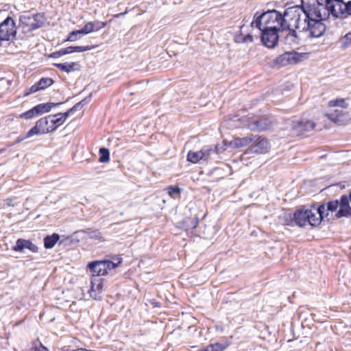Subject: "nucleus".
Here are the masks:
<instances>
[{
    "instance_id": "1",
    "label": "nucleus",
    "mask_w": 351,
    "mask_h": 351,
    "mask_svg": "<svg viewBox=\"0 0 351 351\" xmlns=\"http://www.w3.org/2000/svg\"><path fill=\"white\" fill-rule=\"evenodd\" d=\"M301 5L308 18L313 21V23L315 22L320 25L322 36L326 30L324 21L329 16L331 15L335 19L349 16L348 2L345 3L343 0H324V3H320L318 0L302 1Z\"/></svg>"
},
{
    "instance_id": "2",
    "label": "nucleus",
    "mask_w": 351,
    "mask_h": 351,
    "mask_svg": "<svg viewBox=\"0 0 351 351\" xmlns=\"http://www.w3.org/2000/svg\"><path fill=\"white\" fill-rule=\"evenodd\" d=\"M302 9V5H296L288 8L281 14L276 10H269L259 14L256 12L254 16V20L251 22V27H256L258 29H272L282 30L285 27H298L300 17L295 19L297 12Z\"/></svg>"
},
{
    "instance_id": "3",
    "label": "nucleus",
    "mask_w": 351,
    "mask_h": 351,
    "mask_svg": "<svg viewBox=\"0 0 351 351\" xmlns=\"http://www.w3.org/2000/svg\"><path fill=\"white\" fill-rule=\"evenodd\" d=\"M298 17H300V19L297 20L296 23L298 22L300 27L295 25V27H285V28L280 31V40L282 43L291 47H295L300 43V33L306 34V36L310 38L322 36L320 25L315 22L313 24V21L308 18V15H306L302 8L297 12L295 19ZM287 25H289V23Z\"/></svg>"
},
{
    "instance_id": "4",
    "label": "nucleus",
    "mask_w": 351,
    "mask_h": 351,
    "mask_svg": "<svg viewBox=\"0 0 351 351\" xmlns=\"http://www.w3.org/2000/svg\"><path fill=\"white\" fill-rule=\"evenodd\" d=\"M325 210L324 204L317 208L313 206L311 209H298L293 214L294 221L300 227L305 226L307 223L315 227L323 220Z\"/></svg>"
},
{
    "instance_id": "5",
    "label": "nucleus",
    "mask_w": 351,
    "mask_h": 351,
    "mask_svg": "<svg viewBox=\"0 0 351 351\" xmlns=\"http://www.w3.org/2000/svg\"><path fill=\"white\" fill-rule=\"evenodd\" d=\"M122 262V258H118L117 263L109 261H95L88 263L87 267L94 277L104 276L108 274L109 271L118 267Z\"/></svg>"
},
{
    "instance_id": "6",
    "label": "nucleus",
    "mask_w": 351,
    "mask_h": 351,
    "mask_svg": "<svg viewBox=\"0 0 351 351\" xmlns=\"http://www.w3.org/2000/svg\"><path fill=\"white\" fill-rule=\"evenodd\" d=\"M17 27L12 17L7 16L0 23V40L9 41L16 38Z\"/></svg>"
},
{
    "instance_id": "7",
    "label": "nucleus",
    "mask_w": 351,
    "mask_h": 351,
    "mask_svg": "<svg viewBox=\"0 0 351 351\" xmlns=\"http://www.w3.org/2000/svg\"><path fill=\"white\" fill-rule=\"evenodd\" d=\"M49 115L38 120L36 125L27 132V137L41 135L56 130V127L51 126Z\"/></svg>"
},
{
    "instance_id": "8",
    "label": "nucleus",
    "mask_w": 351,
    "mask_h": 351,
    "mask_svg": "<svg viewBox=\"0 0 351 351\" xmlns=\"http://www.w3.org/2000/svg\"><path fill=\"white\" fill-rule=\"evenodd\" d=\"M261 32V41L268 48H274L280 38V30L272 29H259Z\"/></svg>"
},
{
    "instance_id": "9",
    "label": "nucleus",
    "mask_w": 351,
    "mask_h": 351,
    "mask_svg": "<svg viewBox=\"0 0 351 351\" xmlns=\"http://www.w3.org/2000/svg\"><path fill=\"white\" fill-rule=\"evenodd\" d=\"M291 127L294 135L300 136L312 131L315 127V123L311 120L302 119L292 121Z\"/></svg>"
},
{
    "instance_id": "10",
    "label": "nucleus",
    "mask_w": 351,
    "mask_h": 351,
    "mask_svg": "<svg viewBox=\"0 0 351 351\" xmlns=\"http://www.w3.org/2000/svg\"><path fill=\"white\" fill-rule=\"evenodd\" d=\"M254 136L255 138L249 147L250 152L254 154H265L267 152L269 149L267 139L257 135H254Z\"/></svg>"
},
{
    "instance_id": "11",
    "label": "nucleus",
    "mask_w": 351,
    "mask_h": 351,
    "mask_svg": "<svg viewBox=\"0 0 351 351\" xmlns=\"http://www.w3.org/2000/svg\"><path fill=\"white\" fill-rule=\"evenodd\" d=\"M272 124L273 121L267 117L264 116L249 121L247 128L251 131H265L269 130Z\"/></svg>"
},
{
    "instance_id": "12",
    "label": "nucleus",
    "mask_w": 351,
    "mask_h": 351,
    "mask_svg": "<svg viewBox=\"0 0 351 351\" xmlns=\"http://www.w3.org/2000/svg\"><path fill=\"white\" fill-rule=\"evenodd\" d=\"M248 27L243 24L240 27V30L236 33L234 36V40L236 43H252L254 42V37L252 34L247 31Z\"/></svg>"
},
{
    "instance_id": "13",
    "label": "nucleus",
    "mask_w": 351,
    "mask_h": 351,
    "mask_svg": "<svg viewBox=\"0 0 351 351\" xmlns=\"http://www.w3.org/2000/svg\"><path fill=\"white\" fill-rule=\"evenodd\" d=\"M25 249L29 250L32 252H37L38 250V247L31 241L23 239H19L12 248L15 252H22Z\"/></svg>"
},
{
    "instance_id": "14",
    "label": "nucleus",
    "mask_w": 351,
    "mask_h": 351,
    "mask_svg": "<svg viewBox=\"0 0 351 351\" xmlns=\"http://www.w3.org/2000/svg\"><path fill=\"white\" fill-rule=\"evenodd\" d=\"M219 148L213 147V145H205L201 149L203 161H210L217 158Z\"/></svg>"
},
{
    "instance_id": "15",
    "label": "nucleus",
    "mask_w": 351,
    "mask_h": 351,
    "mask_svg": "<svg viewBox=\"0 0 351 351\" xmlns=\"http://www.w3.org/2000/svg\"><path fill=\"white\" fill-rule=\"evenodd\" d=\"M54 66L59 69L60 71L69 73L72 71H79L80 69V66L79 64L72 62H64V63H54L53 64Z\"/></svg>"
},
{
    "instance_id": "16",
    "label": "nucleus",
    "mask_w": 351,
    "mask_h": 351,
    "mask_svg": "<svg viewBox=\"0 0 351 351\" xmlns=\"http://www.w3.org/2000/svg\"><path fill=\"white\" fill-rule=\"evenodd\" d=\"M62 102H58V103H53V102H49L47 104H40L36 106H34V111H36V114L37 115H40L43 113L49 112L53 107L60 106L62 104Z\"/></svg>"
},
{
    "instance_id": "17",
    "label": "nucleus",
    "mask_w": 351,
    "mask_h": 351,
    "mask_svg": "<svg viewBox=\"0 0 351 351\" xmlns=\"http://www.w3.org/2000/svg\"><path fill=\"white\" fill-rule=\"evenodd\" d=\"M94 49V46H69L62 49L64 55L70 54L75 52H84Z\"/></svg>"
},
{
    "instance_id": "18",
    "label": "nucleus",
    "mask_w": 351,
    "mask_h": 351,
    "mask_svg": "<svg viewBox=\"0 0 351 351\" xmlns=\"http://www.w3.org/2000/svg\"><path fill=\"white\" fill-rule=\"evenodd\" d=\"M231 343L229 340L221 341V342H217L208 345L206 349L208 351H223L226 349Z\"/></svg>"
},
{
    "instance_id": "19",
    "label": "nucleus",
    "mask_w": 351,
    "mask_h": 351,
    "mask_svg": "<svg viewBox=\"0 0 351 351\" xmlns=\"http://www.w3.org/2000/svg\"><path fill=\"white\" fill-rule=\"evenodd\" d=\"M295 56L296 53L286 52L280 55L277 58L276 61L278 63H280L282 65H286L288 63H295L296 62Z\"/></svg>"
},
{
    "instance_id": "20",
    "label": "nucleus",
    "mask_w": 351,
    "mask_h": 351,
    "mask_svg": "<svg viewBox=\"0 0 351 351\" xmlns=\"http://www.w3.org/2000/svg\"><path fill=\"white\" fill-rule=\"evenodd\" d=\"M328 118L334 123H340L343 121V114L341 109L330 110L326 114Z\"/></svg>"
},
{
    "instance_id": "21",
    "label": "nucleus",
    "mask_w": 351,
    "mask_h": 351,
    "mask_svg": "<svg viewBox=\"0 0 351 351\" xmlns=\"http://www.w3.org/2000/svg\"><path fill=\"white\" fill-rule=\"evenodd\" d=\"M339 209L336 213V218L349 217L351 216V207L350 204H339Z\"/></svg>"
},
{
    "instance_id": "22",
    "label": "nucleus",
    "mask_w": 351,
    "mask_h": 351,
    "mask_svg": "<svg viewBox=\"0 0 351 351\" xmlns=\"http://www.w3.org/2000/svg\"><path fill=\"white\" fill-rule=\"evenodd\" d=\"M45 19L44 15L40 13L32 14V31L43 27L45 24Z\"/></svg>"
},
{
    "instance_id": "23",
    "label": "nucleus",
    "mask_w": 351,
    "mask_h": 351,
    "mask_svg": "<svg viewBox=\"0 0 351 351\" xmlns=\"http://www.w3.org/2000/svg\"><path fill=\"white\" fill-rule=\"evenodd\" d=\"M60 239V235L56 233H53L51 235H48L44 239V245L47 249L52 248L58 241Z\"/></svg>"
},
{
    "instance_id": "24",
    "label": "nucleus",
    "mask_w": 351,
    "mask_h": 351,
    "mask_svg": "<svg viewBox=\"0 0 351 351\" xmlns=\"http://www.w3.org/2000/svg\"><path fill=\"white\" fill-rule=\"evenodd\" d=\"M103 288V285L101 282L99 280H93L91 281V287L90 291V294L95 299H97L98 297V293H101Z\"/></svg>"
},
{
    "instance_id": "25",
    "label": "nucleus",
    "mask_w": 351,
    "mask_h": 351,
    "mask_svg": "<svg viewBox=\"0 0 351 351\" xmlns=\"http://www.w3.org/2000/svg\"><path fill=\"white\" fill-rule=\"evenodd\" d=\"M19 25L23 27H28L32 30V14H23L19 17Z\"/></svg>"
},
{
    "instance_id": "26",
    "label": "nucleus",
    "mask_w": 351,
    "mask_h": 351,
    "mask_svg": "<svg viewBox=\"0 0 351 351\" xmlns=\"http://www.w3.org/2000/svg\"><path fill=\"white\" fill-rule=\"evenodd\" d=\"M187 160L193 163H197L203 160L202 153L201 152V150L198 152L190 151L187 154Z\"/></svg>"
},
{
    "instance_id": "27",
    "label": "nucleus",
    "mask_w": 351,
    "mask_h": 351,
    "mask_svg": "<svg viewBox=\"0 0 351 351\" xmlns=\"http://www.w3.org/2000/svg\"><path fill=\"white\" fill-rule=\"evenodd\" d=\"M325 205V212L326 211H328L326 213V215L325 217H328V215H329V213L328 212L330 211V212H334V211H336L337 209L339 207V200L337 199H335V200H331V201H329L326 204H324Z\"/></svg>"
},
{
    "instance_id": "28",
    "label": "nucleus",
    "mask_w": 351,
    "mask_h": 351,
    "mask_svg": "<svg viewBox=\"0 0 351 351\" xmlns=\"http://www.w3.org/2000/svg\"><path fill=\"white\" fill-rule=\"evenodd\" d=\"M166 190L169 195L174 199L179 197L182 191V189L177 186H169Z\"/></svg>"
},
{
    "instance_id": "29",
    "label": "nucleus",
    "mask_w": 351,
    "mask_h": 351,
    "mask_svg": "<svg viewBox=\"0 0 351 351\" xmlns=\"http://www.w3.org/2000/svg\"><path fill=\"white\" fill-rule=\"evenodd\" d=\"M53 80L50 77H42L37 83L40 90H43L53 84Z\"/></svg>"
},
{
    "instance_id": "30",
    "label": "nucleus",
    "mask_w": 351,
    "mask_h": 351,
    "mask_svg": "<svg viewBox=\"0 0 351 351\" xmlns=\"http://www.w3.org/2000/svg\"><path fill=\"white\" fill-rule=\"evenodd\" d=\"M49 117H52L53 118H50V123L51 126L56 127V130L57 128L64 123V121L61 117V116H57L56 114H51Z\"/></svg>"
},
{
    "instance_id": "31",
    "label": "nucleus",
    "mask_w": 351,
    "mask_h": 351,
    "mask_svg": "<svg viewBox=\"0 0 351 351\" xmlns=\"http://www.w3.org/2000/svg\"><path fill=\"white\" fill-rule=\"evenodd\" d=\"M99 162H106L110 160V152L108 149L101 147L99 149Z\"/></svg>"
},
{
    "instance_id": "32",
    "label": "nucleus",
    "mask_w": 351,
    "mask_h": 351,
    "mask_svg": "<svg viewBox=\"0 0 351 351\" xmlns=\"http://www.w3.org/2000/svg\"><path fill=\"white\" fill-rule=\"evenodd\" d=\"M329 106L330 107H341L343 108H346L348 106V104L346 102L344 99H337L335 100H331L329 101Z\"/></svg>"
},
{
    "instance_id": "33",
    "label": "nucleus",
    "mask_w": 351,
    "mask_h": 351,
    "mask_svg": "<svg viewBox=\"0 0 351 351\" xmlns=\"http://www.w3.org/2000/svg\"><path fill=\"white\" fill-rule=\"evenodd\" d=\"M340 43L341 47L344 49L348 48L351 45V32L341 37Z\"/></svg>"
},
{
    "instance_id": "34",
    "label": "nucleus",
    "mask_w": 351,
    "mask_h": 351,
    "mask_svg": "<svg viewBox=\"0 0 351 351\" xmlns=\"http://www.w3.org/2000/svg\"><path fill=\"white\" fill-rule=\"evenodd\" d=\"M29 351H49L46 347L43 346L41 342L37 339L33 342V346Z\"/></svg>"
},
{
    "instance_id": "35",
    "label": "nucleus",
    "mask_w": 351,
    "mask_h": 351,
    "mask_svg": "<svg viewBox=\"0 0 351 351\" xmlns=\"http://www.w3.org/2000/svg\"><path fill=\"white\" fill-rule=\"evenodd\" d=\"M82 35H83V34H82V32H80V29L73 31L69 34V36L66 38V41L73 42V41L77 40L78 39H80L81 38Z\"/></svg>"
},
{
    "instance_id": "36",
    "label": "nucleus",
    "mask_w": 351,
    "mask_h": 351,
    "mask_svg": "<svg viewBox=\"0 0 351 351\" xmlns=\"http://www.w3.org/2000/svg\"><path fill=\"white\" fill-rule=\"evenodd\" d=\"M89 237L92 239L97 240L99 241H104L101 232L97 230L90 232Z\"/></svg>"
},
{
    "instance_id": "37",
    "label": "nucleus",
    "mask_w": 351,
    "mask_h": 351,
    "mask_svg": "<svg viewBox=\"0 0 351 351\" xmlns=\"http://www.w3.org/2000/svg\"><path fill=\"white\" fill-rule=\"evenodd\" d=\"M254 138V134H250L247 136L240 138L242 147L251 145Z\"/></svg>"
},
{
    "instance_id": "38",
    "label": "nucleus",
    "mask_w": 351,
    "mask_h": 351,
    "mask_svg": "<svg viewBox=\"0 0 351 351\" xmlns=\"http://www.w3.org/2000/svg\"><path fill=\"white\" fill-rule=\"evenodd\" d=\"M34 110H35L34 107L32 109L25 112L24 113H22L20 115V117L25 119H32L33 117L38 116L37 114H36V111Z\"/></svg>"
},
{
    "instance_id": "39",
    "label": "nucleus",
    "mask_w": 351,
    "mask_h": 351,
    "mask_svg": "<svg viewBox=\"0 0 351 351\" xmlns=\"http://www.w3.org/2000/svg\"><path fill=\"white\" fill-rule=\"evenodd\" d=\"M80 32L83 35L88 34L91 32H93V26L92 25V22L87 23L81 29H80Z\"/></svg>"
},
{
    "instance_id": "40",
    "label": "nucleus",
    "mask_w": 351,
    "mask_h": 351,
    "mask_svg": "<svg viewBox=\"0 0 351 351\" xmlns=\"http://www.w3.org/2000/svg\"><path fill=\"white\" fill-rule=\"evenodd\" d=\"M92 25L93 26L94 31H99L106 26L107 22L95 21L92 22Z\"/></svg>"
},
{
    "instance_id": "41",
    "label": "nucleus",
    "mask_w": 351,
    "mask_h": 351,
    "mask_svg": "<svg viewBox=\"0 0 351 351\" xmlns=\"http://www.w3.org/2000/svg\"><path fill=\"white\" fill-rule=\"evenodd\" d=\"M230 146L232 148L242 147L240 138H235L234 140L230 141Z\"/></svg>"
},
{
    "instance_id": "42",
    "label": "nucleus",
    "mask_w": 351,
    "mask_h": 351,
    "mask_svg": "<svg viewBox=\"0 0 351 351\" xmlns=\"http://www.w3.org/2000/svg\"><path fill=\"white\" fill-rule=\"evenodd\" d=\"M230 146L232 148L242 147L240 138H235L234 140L230 141Z\"/></svg>"
},
{
    "instance_id": "43",
    "label": "nucleus",
    "mask_w": 351,
    "mask_h": 351,
    "mask_svg": "<svg viewBox=\"0 0 351 351\" xmlns=\"http://www.w3.org/2000/svg\"><path fill=\"white\" fill-rule=\"evenodd\" d=\"M288 334L285 335V337H287V342L297 341V338L295 337V333L294 330H287Z\"/></svg>"
},
{
    "instance_id": "44",
    "label": "nucleus",
    "mask_w": 351,
    "mask_h": 351,
    "mask_svg": "<svg viewBox=\"0 0 351 351\" xmlns=\"http://www.w3.org/2000/svg\"><path fill=\"white\" fill-rule=\"evenodd\" d=\"M38 90H40V88L38 86V83H36V84H34L33 86H32L29 89L26 90L25 95H29L36 93Z\"/></svg>"
},
{
    "instance_id": "45",
    "label": "nucleus",
    "mask_w": 351,
    "mask_h": 351,
    "mask_svg": "<svg viewBox=\"0 0 351 351\" xmlns=\"http://www.w3.org/2000/svg\"><path fill=\"white\" fill-rule=\"evenodd\" d=\"M198 223H199L198 219L197 217H193L190 219V224L188 225V228L194 229L197 227Z\"/></svg>"
},
{
    "instance_id": "46",
    "label": "nucleus",
    "mask_w": 351,
    "mask_h": 351,
    "mask_svg": "<svg viewBox=\"0 0 351 351\" xmlns=\"http://www.w3.org/2000/svg\"><path fill=\"white\" fill-rule=\"evenodd\" d=\"M350 195H343L340 197V200L339 201V204H348L350 202Z\"/></svg>"
},
{
    "instance_id": "47",
    "label": "nucleus",
    "mask_w": 351,
    "mask_h": 351,
    "mask_svg": "<svg viewBox=\"0 0 351 351\" xmlns=\"http://www.w3.org/2000/svg\"><path fill=\"white\" fill-rule=\"evenodd\" d=\"M64 56V53L62 52V49L59 51L51 53L49 57L52 58H58L60 56Z\"/></svg>"
},
{
    "instance_id": "48",
    "label": "nucleus",
    "mask_w": 351,
    "mask_h": 351,
    "mask_svg": "<svg viewBox=\"0 0 351 351\" xmlns=\"http://www.w3.org/2000/svg\"><path fill=\"white\" fill-rule=\"evenodd\" d=\"M213 147H217L219 148V151H217V155L219 154L220 153H222L223 152H224L226 150V144L225 143H223L221 145L220 144H217L216 145H215Z\"/></svg>"
},
{
    "instance_id": "49",
    "label": "nucleus",
    "mask_w": 351,
    "mask_h": 351,
    "mask_svg": "<svg viewBox=\"0 0 351 351\" xmlns=\"http://www.w3.org/2000/svg\"><path fill=\"white\" fill-rule=\"evenodd\" d=\"M72 112L70 111V109L69 110H67L66 112H63V113H58L57 114V116H61V117L63 119V120L65 121V120L66 119V118L69 116V114L71 113Z\"/></svg>"
},
{
    "instance_id": "50",
    "label": "nucleus",
    "mask_w": 351,
    "mask_h": 351,
    "mask_svg": "<svg viewBox=\"0 0 351 351\" xmlns=\"http://www.w3.org/2000/svg\"><path fill=\"white\" fill-rule=\"evenodd\" d=\"M92 93H90L88 97L80 101L79 103H81V106L83 107V106L88 103L90 101Z\"/></svg>"
},
{
    "instance_id": "51",
    "label": "nucleus",
    "mask_w": 351,
    "mask_h": 351,
    "mask_svg": "<svg viewBox=\"0 0 351 351\" xmlns=\"http://www.w3.org/2000/svg\"><path fill=\"white\" fill-rule=\"evenodd\" d=\"M82 108V107L81 106V103H77L71 108H70V111L73 112L74 111L80 110Z\"/></svg>"
},
{
    "instance_id": "52",
    "label": "nucleus",
    "mask_w": 351,
    "mask_h": 351,
    "mask_svg": "<svg viewBox=\"0 0 351 351\" xmlns=\"http://www.w3.org/2000/svg\"><path fill=\"white\" fill-rule=\"evenodd\" d=\"M29 137H27V134H25V136H23V137H18L16 141H15V143H21L23 141H24L25 139L26 138H28Z\"/></svg>"
},
{
    "instance_id": "53",
    "label": "nucleus",
    "mask_w": 351,
    "mask_h": 351,
    "mask_svg": "<svg viewBox=\"0 0 351 351\" xmlns=\"http://www.w3.org/2000/svg\"><path fill=\"white\" fill-rule=\"evenodd\" d=\"M127 14V12H122V13L117 14H116L114 16H115L116 18H119V17H121V16H124V15H125V14Z\"/></svg>"
},
{
    "instance_id": "54",
    "label": "nucleus",
    "mask_w": 351,
    "mask_h": 351,
    "mask_svg": "<svg viewBox=\"0 0 351 351\" xmlns=\"http://www.w3.org/2000/svg\"><path fill=\"white\" fill-rule=\"evenodd\" d=\"M348 12L349 16H351V0L348 1Z\"/></svg>"
},
{
    "instance_id": "55",
    "label": "nucleus",
    "mask_w": 351,
    "mask_h": 351,
    "mask_svg": "<svg viewBox=\"0 0 351 351\" xmlns=\"http://www.w3.org/2000/svg\"><path fill=\"white\" fill-rule=\"evenodd\" d=\"M72 351H88V350L84 348H78L76 350H73Z\"/></svg>"
},
{
    "instance_id": "56",
    "label": "nucleus",
    "mask_w": 351,
    "mask_h": 351,
    "mask_svg": "<svg viewBox=\"0 0 351 351\" xmlns=\"http://www.w3.org/2000/svg\"><path fill=\"white\" fill-rule=\"evenodd\" d=\"M62 350H63L64 351H69V348H68L66 346H64V347L62 348Z\"/></svg>"
},
{
    "instance_id": "57",
    "label": "nucleus",
    "mask_w": 351,
    "mask_h": 351,
    "mask_svg": "<svg viewBox=\"0 0 351 351\" xmlns=\"http://www.w3.org/2000/svg\"><path fill=\"white\" fill-rule=\"evenodd\" d=\"M199 351H208V350H206V348H204V349H202V350H199Z\"/></svg>"
}]
</instances>
